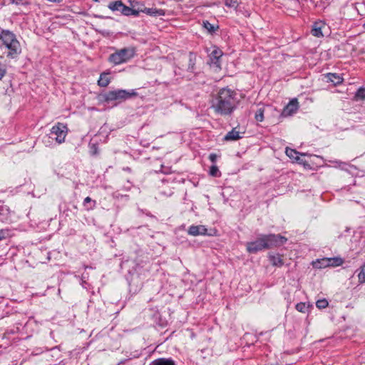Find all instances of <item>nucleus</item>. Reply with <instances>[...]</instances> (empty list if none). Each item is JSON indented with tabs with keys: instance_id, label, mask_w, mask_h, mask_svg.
I'll list each match as a JSON object with an SVG mask.
<instances>
[{
	"instance_id": "obj_13",
	"label": "nucleus",
	"mask_w": 365,
	"mask_h": 365,
	"mask_svg": "<svg viewBox=\"0 0 365 365\" xmlns=\"http://www.w3.org/2000/svg\"><path fill=\"white\" fill-rule=\"evenodd\" d=\"M10 220V211L6 206L0 207V221L7 222Z\"/></svg>"
},
{
	"instance_id": "obj_33",
	"label": "nucleus",
	"mask_w": 365,
	"mask_h": 365,
	"mask_svg": "<svg viewBox=\"0 0 365 365\" xmlns=\"http://www.w3.org/2000/svg\"><path fill=\"white\" fill-rule=\"evenodd\" d=\"M6 232L4 230H0V240L5 239Z\"/></svg>"
},
{
	"instance_id": "obj_7",
	"label": "nucleus",
	"mask_w": 365,
	"mask_h": 365,
	"mask_svg": "<svg viewBox=\"0 0 365 365\" xmlns=\"http://www.w3.org/2000/svg\"><path fill=\"white\" fill-rule=\"evenodd\" d=\"M222 56V51L217 48H215L210 54V63L220 68V58Z\"/></svg>"
},
{
	"instance_id": "obj_26",
	"label": "nucleus",
	"mask_w": 365,
	"mask_h": 365,
	"mask_svg": "<svg viewBox=\"0 0 365 365\" xmlns=\"http://www.w3.org/2000/svg\"><path fill=\"white\" fill-rule=\"evenodd\" d=\"M328 304H329V303H328L327 300L325 299H319L316 302V306L319 309H324V308H326L328 306Z\"/></svg>"
},
{
	"instance_id": "obj_1",
	"label": "nucleus",
	"mask_w": 365,
	"mask_h": 365,
	"mask_svg": "<svg viewBox=\"0 0 365 365\" xmlns=\"http://www.w3.org/2000/svg\"><path fill=\"white\" fill-rule=\"evenodd\" d=\"M236 103V93L230 88H223L212 97L211 108L216 113L227 115L234 111Z\"/></svg>"
},
{
	"instance_id": "obj_8",
	"label": "nucleus",
	"mask_w": 365,
	"mask_h": 365,
	"mask_svg": "<svg viewBox=\"0 0 365 365\" xmlns=\"http://www.w3.org/2000/svg\"><path fill=\"white\" fill-rule=\"evenodd\" d=\"M299 108L298 101L297 99H292L282 111V114L284 116L291 115L294 113Z\"/></svg>"
},
{
	"instance_id": "obj_20",
	"label": "nucleus",
	"mask_w": 365,
	"mask_h": 365,
	"mask_svg": "<svg viewBox=\"0 0 365 365\" xmlns=\"http://www.w3.org/2000/svg\"><path fill=\"white\" fill-rule=\"evenodd\" d=\"M142 11L151 16L163 15L164 14L162 10H156L152 8H145Z\"/></svg>"
},
{
	"instance_id": "obj_19",
	"label": "nucleus",
	"mask_w": 365,
	"mask_h": 365,
	"mask_svg": "<svg viewBox=\"0 0 365 365\" xmlns=\"http://www.w3.org/2000/svg\"><path fill=\"white\" fill-rule=\"evenodd\" d=\"M314 267L319 269L329 267V264L328 263V258H323L317 260L316 262H314Z\"/></svg>"
},
{
	"instance_id": "obj_27",
	"label": "nucleus",
	"mask_w": 365,
	"mask_h": 365,
	"mask_svg": "<svg viewBox=\"0 0 365 365\" xmlns=\"http://www.w3.org/2000/svg\"><path fill=\"white\" fill-rule=\"evenodd\" d=\"M225 4L227 7L237 8L238 6V1L237 0H225Z\"/></svg>"
},
{
	"instance_id": "obj_24",
	"label": "nucleus",
	"mask_w": 365,
	"mask_h": 365,
	"mask_svg": "<svg viewBox=\"0 0 365 365\" xmlns=\"http://www.w3.org/2000/svg\"><path fill=\"white\" fill-rule=\"evenodd\" d=\"M255 120L259 122H262L264 120V110L259 108L255 113Z\"/></svg>"
},
{
	"instance_id": "obj_37",
	"label": "nucleus",
	"mask_w": 365,
	"mask_h": 365,
	"mask_svg": "<svg viewBox=\"0 0 365 365\" xmlns=\"http://www.w3.org/2000/svg\"><path fill=\"white\" fill-rule=\"evenodd\" d=\"M95 2H98L99 0H93Z\"/></svg>"
},
{
	"instance_id": "obj_12",
	"label": "nucleus",
	"mask_w": 365,
	"mask_h": 365,
	"mask_svg": "<svg viewBox=\"0 0 365 365\" xmlns=\"http://www.w3.org/2000/svg\"><path fill=\"white\" fill-rule=\"evenodd\" d=\"M242 136L240 133L236 130V128H233L231 131L228 132L224 137L225 141H233L240 139Z\"/></svg>"
},
{
	"instance_id": "obj_32",
	"label": "nucleus",
	"mask_w": 365,
	"mask_h": 365,
	"mask_svg": "<svg viewBox=\"0 0 365 365\" xmlns=\"http://www.w3.org/2000/svg\"><path fill=\"white\" fill-rule=\"evenodd\" d=\"M11 4H14L16 5L24 4V0H9Z\"/></svg>"
},
{
	"instance_id": "obj_17",
	"label": "nucleus",
	"mask_w": 365,
	"mask_h": 365,
	"mask_svg": "<svg viewBox=\"0 0 365 365\" xmlns=\"http://www.w3.org/2000/svg\"><path fill=\"white\" fill-rule=\"evenodd\" d=\"M108 73H103L100 76V78L98 81V84L101 87H106L110 83V78L108 76Z\"/></svg>"
},
{
	"instance_id": "obj_23",
	"label": "nucleus",
	"mask_w": 365,
	"mask_h": 365,
	"mask_svg": "<svg viewBox=\"0 0 365 365\" xmlns=\"http://www.w3.org/2000/svg\"><path fill=\"white\" fill-rule=\"evenodd\" d=\"M358 278L360 283L365 282V264L361 267L360 272L358 274Z\"/></svg>"
},
{
	"instance_id": "obj_31",
	"label": "nucleus",
	"mask_w": 365,
	"mask_h": 365,
	"mask_svg": "<svg viewBox=\"0 0 365 365\" xmlns=\"http://www.w3.org/2000/svg\"><path fill=\"white\" fill-rule=\"evenodd\" d=\"M217 155L215 154V153H211L210 155H209V159L210 160L211 162L212 163H215L216 160H217Z\"/></svg>"
},
{
	"instance_id": "obj_34",
	"label": "nucleus",
	"mask_w": 365,
	"mask_h": 365,
	"mask_svg": "<svg viewBox=\"0 0 365 365\" xmlns=\"http://www.w3.org/2000/svg\"><path fill=\"white\" fill-rule=\"evenodd\" d=\"M92 201L90 197H86L83 200V205L86 206L87 203L91 202Z\"/></svg>"
},
{
	"instance_id": "obj_16",
	"label": "nucleus",
	"mask_w": 365,
	"mask_h": 365,
	"mask_svg": "<svg viewBox=\"0 0 365 365\" xmlns=\"http://www.w3.org/2000/svg\"><path fill=\"white\" fill-rule=\"evenodd\" d=\"M151 365H175V362L171 359L160 358L154 360Z\"/></svg>"
},
{
	"instance_id": "obj_25",
	"label": "nucleus",
	"mask_w": 365,
	"mask_h": 365,
	"mask_svg": "<svg viewBox=\"0 0 365 365\" xmlns=\"http://www.w3.org/2000/svg\"><path fill=\"white\" fill-rule=\"evenodd\" d=\"M210 175L213 177H218L220 175V173L217 165H213L210 167Z\"/></svg>"
},
{
	"instance_id": "obj_22",
	"label": "nucleus",
	"mask_w": 365,
	"mask_h": 365,
	"mask_svg": "<svg viewBox=\"0 0 365 365\" xmlns=\"http://www.w3.org/2000/svg\"><path fill=\"white\" fill-rule=\"evenodd\" d=\"M356 100H364L365 99V88H360L354 96Z\"/></svg>"
},
{
	"instance_id": "obj_30",
	"label": "nucleus",
	"mask_w": 365,
	"mask_h": 365,
	"mask_svg": "<svg viewBox=\"0 0 365 365\" xmlns=\"http://www.w3.org/2000/svg\"><path fill=\"white\" fill-rule=\"evenodd\" d=\"M130 12H131V8H130L124 4V6H123V9H122L121 14L125 16H130Z\"/></svg>"
},
{
	"instance_id": "obj_18",
	"label": "nucleus",
	"mask_w": 365,
	"mask_h": 365,
	"mask_svg": "<svg viewBox=\"0 0 365 365\" xmlns=\"http://www.w3.org/2000/svg\"><path fill=\"white\" fill-rule=\"evenodd\" d=\"M328 263L329 267H338L344 263V259L341 257H330L328 258Z\"/></svg>"
},
{
	"instance_id": "obj_21",
	"label": "nucleus",
	"mask_w": 365,
	"mask_h": 365,
	"mask_svg": "<svg viewBox=\"0 0 365 365\" xmlns=\"http://www.w3.org/2000/svg\"><path fill=\"white\" fill-rule=\"evenodd\" d=\"M285 153L287 155L292 159H294L296 160H298L299 159V153L297 152L295 150L287 148Z\"/></svg>"
},
{
	"instance_id": "obj_10",
	"label": "nucleus",
	"mask_w": 365,
	"mask_h": 365,
	"mask_svg": "<svg viewBox=\"0 0 365 365\" xmlns=\"http://www.w3.org/2000/svg\"><path fill=\"white\" fill-rule=\"evenodd\" d=\"M325 27V24L322 21L315 22L312 29V34L316 37H323L322 29Z\"/></svg>"
},
{
	"instance_id": "obj_14",
	"label": "nucleus",
	"mask_w": 365,
	"mask_h": 365,
	"mask_svg": "<svg viewBox=\"0 0 365 365\" xmlns=\"http://www.w3.org/2000/svg\"><path fill=\"white\" fill-rule=\"evenodd\" d=\"M124 4L121 1L110 2L108 7L113 11H120L121 13Z\"/></svg>"
},
{
	"instance_id": "obj_6",
	"label": "nucleus",
	"mask_w": 365,
	"mask_h": 365,
	"mask_svg": "<svg viewBox=\"0 0 365 365\" xmlns=\"http://www.w3.org/2000/svg\"><path fill=\"white\" fill-rule=\"evenodd\" d=\"M68 133L66 125L62 123H57L53 125L50 132V138H54L58 143H62Z\"/></svg>"
},
{
	"instance_id": "obj_35",
	"label": "nucleus",
	"mask_w": 365,
	"mask_h": 365,
	"mask_svg": "<svg viewBox=\"0 0 365 365\" xmlns=\"http://www.w3.org/2000/svg\"><path fill=\"white\" fill-rule=\"evenodd\" d=\"M139 14V11H137V10H134L133 9H131V12H130V16L133 15V16H138Z\"/></svg>"
},
{
	"instance_id": "obj_29",
	"label": "nucleus",
	"mask_w": 365,
	"mask_h": 365,
	"mask_svg": "<svg viewBox=\"0 0 365 365\" xmlns=\"http://www.w3.org/2000/svg\"><path fill=\"white\" fill-rule=\"evenodd\" d=\"M307 309V307L305 303L300 302V303L297 304V305H296V309L299 312L304 313L306 312Z\"/></svg>"
},
{
	"instance_id": "obj_3",
	"label": "nucleus",
	"mask_w": 365,
	"mask_h": 365,
	"mask_svg": "<svg viewBox=\"0 0 365 365\" xmlns=\"http://www.w3.org/2000/svg\"><path fill=\"white\" fill-rule=\"evenodd\" d=\"M0 40L9 51L8 57L14 58L21 52L20 43L11 31L3 30L0 34Z\"/></svg>"
},
{
	"instance_id": "obj_5",
	"label": "nucleus",
	"mask_w": 365,
	"mask_h": 365,
	"mask_svg": "<svg viewBox=\"0 0 365 365\" xmlns=\"http://www.w3.org/2000/svg\"><path fill=\"white\" fill-rule=\"evenodd\" d=\"M135 55V49L133 47L123 48L117 50L109 56V61L115 65L123 63L132 58Z\"/></svg>"
},
{
	"instance_id": "obj_9",
	"label": "nucleus",
	"mask_w": 365,
	"mask_h": 365,
	"mask_svg": "<svg viewBox=\"0 0 365 365\" xmlns=\"http://www.w3.org/2000/svg\"><path fill=\"white\" fill-rule=\"evenodd\" d=\"M207 228L204 225H192L189 227L188 234L192 236L205 235Z\"/></svg>"
},
{
	"instance_id": "obj_36",
	"label": "nucleus",
	"mask_w": 365,
	"mask_h": 365,
	"mask_svg": "<svg viewBox=\"0 0 365 365\" xmlns=\"http://www.w3.org/2000/svg\"><path fill=\"white\" fill-rule=\"evenodd\" d=\"M188 70H190V71H193L194 70V63H192L191 60L189 64Z\"/></svg>"
},
{
	"instance_id": "obj_11",
	"label": "nucleus",
	"mask_w": 365,
	"mask_h": 365,
	"mask_svg": "<svg viewBox=\"0 0 365 365\" xmlns=\"http://www.w3.org/2000/svg\"><path fill=\"white\" fill-rule=\"evenodd\" d=\"M268 257L273 266L281 267L284 264L282 256L279 254H269Z\"/></svg>"
},
{
	"instance_id": "obj_4",
	"label": "nucleus",
	"mask_w": 365,
	"mask_h": 365,
	"mask_svg": "<svg viewBox=\"0 0 365 365\" xmlns=\"http://www.w3.org/2000/svg\"><path fill=\"white\" fill-rule=\"evenodd\" d=\"M136 96L137 93L133 90L127 91L125 90L118 89L108 91L105 93L103 97L106 102L116 101L118 103Z\"/></svg>"
},
{
	"instance_id": "obj_15",
	"label": "nucleus",
	"mask_w": 365,
	"mask_h": 365,
	"mask_svg": "<svg viewBox=\"0 0 365 365\" xmlns=\"http://www.w3.org/2000/svg\"><path fill=\"white\" fill-rule=\"evenodd\" d=\"M327 80L332 82L334 85L340 84L343 78L336 73H329L327 74Z\"/></svg>"
},
{
	"instance_id": "obj_28",
	"label": "nucleus",
	"mask_w": 365,
	"mask_h": 365,
	"mask_svg": "<svg viewBox=\"0 0 365 365\" xmlns=\"http://www.w3.org/2000/svg\"><path fill=\"white\" fill-rule=\"evenodd\" d=\"M203 26L210 33L214 32L215 31V26L207 21H203Z\"/></svg>"
},
{
	"instance_id": "obj_2",
	"label": "nucleus",
	"mask_w": 365,
	"mask_h": 365,
	"mask_svg": "<svg viewBox=\"0 0 365 365\" xmlns=\"http://www.w3.org/2000/svg\"><path fill=\"white\" fill-rule=\"evenodd\" d=\"M287 238L280 235H262L256 240L246 244L247 250L250 253H257L259 251L270 249L284 245Z\"/></svg>"
}]
</instances>
